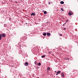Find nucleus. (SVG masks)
Masks as SVG:
<instances>
[{"label":"nucleus","instance_id":"f257e3e1","mask_svg":"<svg viewBox=\"0 0 78 78\" xmlns=\"http://www.w3.org/2000/svg\"><path fill=\"white\" fill-rule=\"evenodd\" d=\"M2 36L3 37H6V34H2V35L0 34V41L2 39Z\"/></svg>","mask_w":78,"mask_h":78},{"label":"nucleus","instance_id":"f03ea898","mask_svg":"<svg viewBox=\"0 0 78 78\" xmlns=\"http://www.w3.org/2000/svg\"><path fill=\"white\" fill-rule=\"evenodd\" d=\"M69 16L72 15V14H73V12H72V11H69Z\"/></svg>","mask_w":78,"mask_h":78},{"label":"nucleus","instance_id":"7ed1b4c3","mask_svg":"<svg viewBox=\"0 0 78 78\" xmlns=\"http://www.w3.org/2000/svg\"><path fill=\"white\" fill-rule=\"evenodd\" d=\"M28 62H26V63H25L24 64V66H28Z\"/></svg>","mask_w":78,"mask_h":78},{"label":"nucleus","instance_id":"20e7f679","mask_svg":"<svg viewBox=\"0 0 78 78\" xmlns=\"http://www.w3.org/2000/svg\"><path fill=\"white\" fill-rule=\"evenodd\" d=\"M65 60H69V58H64Z\"/></svg>","mask_w":78,"mask_h":78},{"label":"nucleus","instance_id":"39448f33","mask_svg":"<svg viewBox=\"0 0 78 78\" xmlns=\"http://www.w3.org/2000/svg\"><path fill=\"white\" fill-rule=\"evenodd\" d=\"M31 16H35V13L32 12V14H31Z\"/></svg>","mask_w":78,"mask_h":78},{"label":"nucleus","instance_id":"423d86ee","mask_svg":"<svg viewBox=\"0 0 78 78\" xmlns=\"http://www.w3.org/2000/svg\"><path fill=\"white\" fill-rule=\"evenodd\" d=\"M61 76H63V77H64V73H62L61 74Z\"/></svg>","mask_w":78,"mask_h":78},{"label":"nucleus","instance_id":"0eeeda50","mask_svg":"<svg viewBox=\"0 0 78 78\" xmlns=\"http://www.w3.org/2000/svg\"><path fill=\"white\" fill-rule=\"evenodd\" d=\"M47 35L48 36H50V33H47Z\"/></svg>","mask_w":78,"mask_h":78},{"label":"nucleus","instance_id":"6e6552de","mask_svg":"<svg viewBox=\"0 0 78 78\" xmlns=\"http://www.w3.org/2000/svg\"><path fill=\"white\" fill-rule=\"evenodd\" d=\"M61 4H64V2L63 1H61L60 2Z\"/></svg>","mask_w":78,"mask_h":78},{"label":"nucleus","instance_id":"1a4fd4ad","mask_svg":"<svg viewBox=\"0 0 78 78\" xmlns=\"http://www.w3.org/2000/svg\"><path fill=\"white\" fill-rule=\"evenodd\" d=\"M47 13V12L46 11H44V14H46Z\"/></svg>","mask_w":78,"mask_h":78},{"label":"nucleus","instance_id":"9d476101","mask_svg":"<svg viewBox=\"0 0 78 78\" xmlns=\"http://www.w3.org/2000/svg\"><path fill=\"white\" fill-rule=\"evenodd\" d=\"M45 55H43L41 56V57L42 58H45Z\"/></svg>","mask_w":78,"mask_h":78},{"label":"nucleus","instance_id":"9b49d317","mask_svg":"<svg viewBox=\"0 0 78 78\" xmlns=\"http://www.w3.org/2000/svg\"><path fill=\"white\" fill-rule=\"evenodd\" d=\"M50 69V67H48V68L47 69V70H49Z\"/></svg>","mask_w":78,"mask_h":78},{"label":"nucleus","instance_id":"f8f14e48","mask_svg":"<svg viewBox=\"0 0 78 78\" xmlns=\"http://www.w3.org/2000/svg\"><path fill=\"white\" fill-rule=\"evenodd\" d=\"M46 35H47V34H46V33H44L43 34V36H46Z\"/></svg>","mask_w":78,"mask_h":78},{"label":"nucleus","instance_id":"ddd939ff","mask_svg":"<svg viewBox=\"0 0 78 78\" xmlns=\"http://www.w3.org/2000/svg\"><path fill=\"white\" fill-rule=\"evenodd\" d=\"M57 73H61V71H58L57 72Z\"/></svg>","mask_w":78,"mask_h":78},{"label":"nucleus","instance_id":"4468645a","mask_svg":"<svg viewBox=\"0 0 78 78\" xmlns=\"http://www.w3.org/2000/svg\"><path fill=\"white\" fill-rule=\"evenodd\" d=\"M38 66H41V63H39L38 64Z\"/></svg>","mask_w":78,"mask_h":78},{"label":"nucleus","instance_id":"2eb2a0df","mask_svg":"<svg viewBox=\"0 0 78 78\" xmlns=\"http://www.w3.org/2000/svg\"><path fill=\"white\" fill-rule=\"evenodd\" d=\"M61 9L62 11H64V9H63V8H61Z\"/></svg>","mask_w":78,"mask_h":78},{"label":"nucleus","instance_id":"dca6fc26","mask_svg":"<svg viewBox=\"0 0 78 78\" xmlns=\"http://www.w3.org/2000/svg\"><path fill=\"white\" fill-rule=\"evenodd\" d=\"M66 30V28H64L63 29V30Z\"/></svg>","mask_w":78,"mask_h":78},{"label":"nucleus","instance_id":"f3484780","mask_svg":"<svg viewBox=\"0 0 78 78\" xmlns=\"http://www.w3.org/2000/svg\"><path fill=\"white\" fill-rule=\"evenodd\" d=\"M68 20H66V22H68Z\"/></svg>","mask_w":78,"mask_h":78},{"label":"nucleus","instance_id":"a211bd4d","mask_svg":"<svg viewBox=\"0 0 78 78\" xmlns=\"http://www.w3.org/2000/svg\"><path fill=\"white\" fill-rule=\"evenodd\" d=\"M58 75V73H57L56 74V75Z\"/></svg>","mask_w":78,"mask_h":78},{"label":"nucleus","instance_id":"6ab92c4d","mask_svg":"<svg viewBox=\"0 0 78 78\" xmlns=\"http://www.w3.org/2000/svg\"><path fill=\"white\" fill-rule=\"evenodd\" d=\"M59 35L60 36H62V35L61 34H59Z\"/></svg>","mask_w":78,"mask_h":78},{"label":"nucleus","instance_id":"aec40b11","mask_svg":"<svg viewBox=\"0 0 78 78\" xmlns=\"http://www.w3.org/2000/svg\"><path fill=\"white\" fill-rule=\"evenodd\" d=\"M65 25V24H63V26H64Z\"/></svg>","mask_w":78,"mask_h":78},{"label":"nucleus","instance_id":"412c9836","mask_svg":"<svg viewBox=\"0 0 78 78\" xmlns=\"http://www.w3.org/2000/svg\"><path fill=\"white\" fill-rule=\"evenodd\" d=\"M36 62H35V64H36Z\"/></svg>","mask_w":78,"mask_h":78},{"label":"nucleus","instance_id":"4be33fe9","mask_svg":"<svg viewBox=\"0 0 78 78\" xmlns=\"http://www.w3.org/2000/svg\"><path fill=\"white\" fill-rule=\"evenodd\" d=\"M51 3L50 2H49V4H50Z\"/></svg>","mask_w":78,"mask_h":78},{"label":"nucleus","instance_id":"5701e85b","mask_svg":"<svg viewBox=\"0 0 78 78\" xmlns=\"http://www.w3.org/2000/svg\"><path fill=\"white\" fill-rule=\"evenodd\" d=\"M66 23H65L64 24L66 25Z\"/></svg>","mask_w":78,"mask_h":78},{"label":"nucleus","instance_id":"b1692460","mask_svg":"<svg viewBox=\"0 0 78 78\" xmlns=\"http://www.w3.org/2000/svg\"><path fill=\"white\" fill-rule=\"evenodd\" d=\"M12 66V67H14V66Z\"/></svg>","mask_w":78,"mask_h":78},{"label":"nucleus","instance_id":"393cba45","mask_svg":"<svg viewBox=\"0 0 78 78\" xmlns=\"http://www.w3.org/2000/svg\"><path fill=\"white\" fill-rule=\"evenodd\" d=\"M26 24L27 25V23H26Z\"/></svg>","mask_w":78,"mask_h":78}]
</instances>
